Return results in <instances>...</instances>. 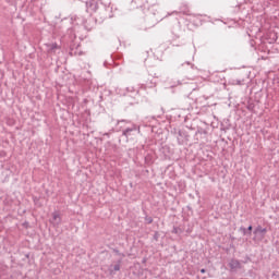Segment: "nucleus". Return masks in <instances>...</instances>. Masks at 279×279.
<instances>
[{
  "instance_id": "1",
  "label": "nucleus",
  "mask_w": 279,
  "mask_h": 279,
  "mask_svg": "<svg viewBox=\"0 0 279 279\" xmlns=\"http://www.w3.org/2000/svg\"><path fill=\"white\" fill-rule=\"evenodd\" d=\"M254 241H263L265 239V234H267V229L258 226L254 232Z\"/></svg>"
},
{
  "instance_id": "2",
  "label": "nucleus",
  "mask_w": 279,
  "mask_h": 279,
  "mask_svg": "<svg viewBox=\"0 0 279 279\" xmlns=\"http://www.w3.org/2000/svg\"><path fill=\"white\" fill-rule=\"evenodd\" d=\"M50 223H52V226H54V228H58V226H60V223H62V218L60 217V214L53 213Z\"/></svg>"
},
{
  "instance_id": "3",
  "label": "nucleus",
  "mask_w": 279,
  "mask_h": 279,
  "mask_svg": "<svg viewBox=\"0 0 279 279\" xmlns=\"http://www.w3.org/2000/svg\"><path fill=\"white\" fill-rule=\"evenodd\" d=\"M229 267L232 270L241 269V263L239 260H236V259H231L229 262Z\"/></svg>"
},
{
  "instance_id": "4",
  "label": "nucleus",
  "mask_w": 279,
  "mask_h": 279,
  "mask_svg": "<svg viewBox=\"0 0 279 279\" xmlns=\"http://www.w3.org/2000/svg\"><path fill=\"white\" fill-rule=\"evenodd\" d=\"M46 47L49 53H53L58 49V44H47Z\"/></svg>"
},
{
  "instance_id": "5",
  "label": "nucleus",
  "mask_w": 279,
  "mask_h": 279,
  "mask_svg": "<svg viewBox=\"0 0 279 279\" xmlns=\"http://www.w3.org/2000/svg\"><path fill=\"white\" fill-rule=\"evenodd\" d=\"M121 269V265L120 264H116V265H111L109 267V274H114V271H119Z\"/></svg>"
},
{
  "instance_id": "6",
  "label": "nucleus",
  "mask_w": 279,
  "mask_h": 279,
  "mask_svg": "<svg viewBox=\"0 0 279 279\" xmlns=\"http://www.w3.org/2000/svg\"><path fill=\"white\" fill-rule=\"evenodd\" d=\"M130 132H132V130L126 129V130L123 132L124 136H128V133H130Z\"/></svg>"
},
{
  "instance_id": "7",
  "label": "nucleus",
  "mask_w": 279,
  "mask_h": 279,
  "mask_svg": "<svg viewBox=\"0 0 279 279\" xmlns=\"http://www.w3.org/2000/svg\"><path fill=\"white\" fill-rule=\"evenodd\" d=\"M246 231L248 232V234H252V226H250Z\"/></svg>"
},
{
  "instance_id": "8",
  "label": "nucleus",
  "mask_w": 279,
  "mask_h": 279,
  "mask_svg": "<svg viewBox=\"0 0 279 279\" xmlns=\"http://www.w3.org/2000/svg\"><path fill=\"white\" fill-rule=\"evenodd\" d=\"M241 230L243 231V234H247V229L241 228Z\"/></svg>"
},
{
  "instance_id": "9",
  "label": "nucleus",
  "mask_w": 279,
  "mask_h": 279,
  "mask_svg": "<svg viewBox=\"0 0 279 279\" xmlns=\"http://www.w3.org/2000/svg\"><path fill=\"white\" fill-rule=\"evenodd\" d=\"M147 223H151V218L146 219Z\"/></svg>"
},
{
  "instance_id": "10",
  "label": "nucleus",
  "mask_w": 279,
  "mask_h": 279,
  "mask_svg": "<svg viewBox=\"0 0 279 279\" xmlns=\"http://www.w3.org/2000/svg\"><path fill=\"white\" fill-rule=\"evenodd\" d=\"M201 272H202V274H206V269H202Z\"/></svg>"
}]
</instances>
